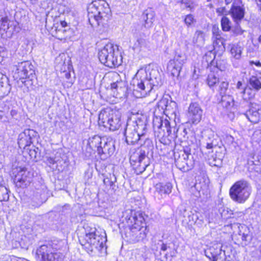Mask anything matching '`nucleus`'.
Returning <instances> with one entry per match:
<instances>
[{
	"mask_svg": "<svg viewBox=\"0 0 261 261\" xmlns=\"http://www.w3.org/2000/svg\"><path fill=\"white\" fill-rule=\"evenodd\" d=\"M222 246L220 243L214 244L205 251V255L212 261H215L225 251L222 250Z\"/></svg>",
	"mask_w": 261,
	"mask_h": 261,
	"instance_id": "nucleus-19",
	"label": "nucleus"
},
{
	"mask_svg": "<svg viewBox=\"0 0 261 261\" xmlns=\"http://www.w3.org/2000/svg\"><path fill=\"white\" fill-rule=\"evenodd\" d=\"M146 157V154L145 151L141 148L138 149L131 154L130 160L135 163L138 162L141 164L142 162L145 159Z\"/></svg>",
	"mask_w": 261,
	"mask_h": 261,
	"instance_id": "nucleus-31",
	"label": "nucleus"
},
{
	"mask_svg": "<svg viewBox=\"0 0 261 261\" xmlns=\"http://www.w3.org/2000/svg\"><path fill=\"white\" fill-rule=\"evenodd\" d=\"M232 0H225V3L226 5H228L229 4H230L231 2H232Z\"/></svg>",
	"mask_w": 261,
	"mask_h": 261,
	"instance_id": "nucleus-62",
	"label": "nucleus"
},
{
	"mask_svg": "<svg viewBox=\"0 0 261 261\" xmlns=\"http://www.w3.org/2000/svg\"><path fill=\"white\" fill-rule=\"evenodd\" d=\"M233 257L228 251H225L215 261H234Z\"/></svg>",
	"mask_w": 261,
	"mask_h": 261,
	"instance_id": "nucleus-42",
	"label": "nucleus"
},
{
	"mask_svg": "<svg viewBox=\"0 0 261 261\" xmlns=\"http://www.w3.org/2000/svg\"><path fill=\"white\" fill-rule=\"evenodd\" d=\"M212 32L213 34V39H218V38L221 37L220 34V31L218 27H213Z\"/></svg>",
	"mask_w": 261,
	"mask_h": 261,
	"instance_id": "nucleus-53",
	"label": "nucleus"
},
{
	"mask_svg": "<svg viewBox=\"0 0 261 261\" xmlns=\"http://www.w3.org/2000/svg\"><path fill=\"white\" fill-rule=\"evenodd\" d=\"M155 192L160 195L169 194L171 192L172 185L170 182L158 183L155 186Z\"/></svg>",
	"mask_w": 261,
	"mask_h": 261,
	"instance_id": "nucleus-29",
	"label": "nucleus"
},
{
	"mask_svg": "<svg viewBox=\"0 0 261 261\" xmlns=\"http://www.w3.org/2000/svg\"><path fill=\"white\" fill-rule=\"evenodd\" d=\"M131 223H133L130 228L131 238L133 243L143 240L146 236V226L143 217L138 214L132 217Z\"/></svg>",
	"mask_w": 261,
	"mask_h": 261,
	"instance_id": "nucleus-8",
	"label": "nucleus"
},
{
	"mask_svg": "<svg viewBox=\"0 0 261 261\" xmlns=\"http://www.w3.org/2000/svg\"><path fill=\"white\" fill-rule=\"evenodd\" d=\"M116 181V178L114 174H110L109 176L104 178L103 182L107 188L108 190L113 191L115 188V182Z\"/></svg>",
	"mask_w": 261,
	"mask_h": 261,
	"instance_id": "nucleus-37",
	"label": "nucleus"
},
{
	"mask_svg": "<svg viewBox=\"0 0 261 261\" xmlns=\"http://www.w3.org/2000/svg\"><path fill=\"white\" fill-rule=\"evenodd\" d=\"M133 127L135 128V130L139 134L141 138L145 140L147 142H150V140L146 137V133L147 132L146 123L140 119H138L132 124H129Z\"/></svg>",
	"mask_w": 261,
	"mask_h": 261,
	"instance_id": "nucleus-21",
	"label": "nucleus"
},
{
	"mask_svg": "<svg viewBox=\"0 0 261 261\" xmlns=\"http://www.w3.org/2000/svg\"><path fill=\"white\" fill-rule=\"evenodd\" d=\"M36 154V152L35 149H30V155L32 158H33V156L35 158Z\"/></svg>",
	"mask_w": 261,
	"mask_h": 261,
	"instance_id": "nucleus-56",
	"label": "nucleus"
},
{
	"mask_svg": "<svg viewBox=\"0 0 261 261\" xmlns=\"http://www.w3.org/2000/svg\"><path fill=\"white\" fill-rule=\"evenodd\" d=\"M143 166H144V167H143L144 169H145V168L147 166V165H146V164H144V165H143Z\"/></svg>",
	"mask_w": 261,
	"mask_h": 261,
	"instance_id": "nucleus-64",
	"label": "nucleus"
},
{
	"mask_svg": "<svg viewBox=\"0 0 261 261\" xmlns=\"http://www.w3.org/2000/svg\"><path fill=\"white\" fill-rule=\"evenodd\" d=\"M253 164L256 166L255 170L257 172L261 171V159H258L257 161L255 160L253 161Z\"/></svg>",
	"mask_w": 261,
	"mask_h": 261,
	"instance_id": "nucleus-54",
	"label": "nucleus"
},
{
	"mask_svg": "<svg viewBox=\"0 0 261 261\" xmlns=\"http://www.w3.org/2000/svg\"><path fill=\"white\" fill-rule=\"evenodd\" d=\"M209 185L210 180L208 178L203 177L199 179L194 186L196 190L195 196L202 199L206 198L210 193Z\"/></svg>",
	"mask_w": 261,
	"mask_h": 261,
	"instance_id": "nucleus-12",
	"label": "nucleus"
},
{
	"mask_svg": "<svg viewBox=\"0 0 261 261\" xmlns=\"http://www.w3.org/2000/svg\"><path fill=\"white\" fill-rule=\"evenodd\" d=\"M81 245L89 253L101 252L107 241L105 232H99L95 228L86 230L85 235L79 239Z\"/></svg>",
	"mask_w": 261,
	"mask_h": 261,
	"instance_id": "nucleus-3",
	"label": "nucleus"
},
{
	"mask_svg": "<svg viewBox=\"0 0 261 261\" xmlns=\"http://www.w3.org/2000/svg\"><path fill=\"white\" fill-rule=\"evenodd\" d=\"M111 89L113 92L114 96L121 98L125 95L127 88L124 82L121 80H117L111 84Z\"/></svg>",
	"mask_w": 261,
	"mask_h": 261,
	"instance_id": "nucleus-22",
	"label": "nucleus"
},
{
	"mask_svg": "<svg viewBox=\"0 0 261 261\" xmlns=\"http://www.w3.org/2000/svg\"><path fill=\"white\" fill-rule=\"evenodd\" d=\"M154 132L158 133L159 137L169 136L171 134L170 122L166 119L156 118L153 120Z\"/></svg>",
	"mask_w": 261,
	"mask_h": 261,
	"instance_id": "nucleus-11",
	"label": "nucleus"
},
{
	"mask_svg": "<svg viewBox=\"0 0 261 261\" xmlns=\"http://www.w3.org/2000/svg\"><path fill=\"white\" fill-rule=\"evenodd\" d=\"M121 114L119 112L108 108L101 110L98 116V123L105 127L114 131L121 126Z\"/></svg>",
	"mask_w": 261,
	"mask_h": 261,
	"instance_id": "nucleus-5",
	"label": "nucleus"
},
{
	"mask_svg": "<svg viewBox=\"0 0 261 261\" xmlns=\"http://www.w3.org/2000/svg\"><path fill=\"white\" fill-rule=\"evenodd\" d=\"M184 21L186 24L187 26L189 27L194 23V22L195 21V19L192 15L189 14L186 15V16L185 17Z\"/></svg>",
	"mask_w": 261,
	"mask_h": 261,
	"instance_id": "nucleus-50",
	"label": "nucleus"
},
{
	"mask_svg": "<svg viewBox=\"0 0 261 261\" xmlns=\"http://www.w3.org/2000/svg\"><path fill=\"white\" fill-rule=\"evenodd\" d=\"M228 87V82L222 81L220 83H218V88L217 89V91L219 92L221 96L223 95V94H225L226 91L227 90Z\"/></svg>",
	"mask_w": 261,
	"mask_h": 261,
	"instance_id": "nucleus-46",
	"label": "nucleus"
},
{
	"mask_svg": "<svg viewBox=\"0 0 261 261\" xmlns=\"http://www.w3.org/2000/svg\"><path fill=\"white\" fill-rule=\"evenodd\" d=\"M10 114L11 116L13 117L17 114V112L15 110H12L10 112Z\"/></svg>",
	"mask_w": 261,
	"mask_h": 261,
	"instance_id": "nucleus-58",
	"label": "nucleus"
},
{
	"mask_svg": "<svg viewBox=\"0 0 261 261\" xmlns=\"http://www.w3.org/2000/svg\"><path fill=\"white\" fill-rule=\"evenodd\" d=\"M87 11L89 22L92 27H107L111 11L107 2L95 0L89 5Z\"/></svg>",
	"mask_w": 261,
	"mask_h": 261,
	"instance_id": "nucleus-2",
	"label": "nucleus"
},
{
	"mask_svg": "<svg viewBox=\"0 0 261 261\" xmlns=\"http://www.w3.org/2000/svg\"><path fill=\"white\" fill-rule=\"evenodd\" d=\"M242 83L241 82H238L237 83V87L238 89H240L241 88V87L242 86Z\"/></svg>",
	"mask_w": 261,
	"mask_h": 261,
	"instance_id": "nucleus-61",
	"label": "nucleus"
},
{
	"mask_svg": "<svg viewBox=\"0 0 261 261\" xmlns=\"http://www.w3.org/2000/svg\"><path fill=\"white\" fill-rule=\"evenodd\" d=\"M221 25L223 31L227 32L230 30L231 22L226 16H223L221 20Z\"/></svg>",
	"mask_w": 261,
	"mask_h": 261,
	"instance_id": "nucleus-41",
	"label": "nucleus"
},
{
	"mask_svg": "<svg viewBox=\"0 0 261 261\" xmlns=\"http://www.w3.org/2000/svg\"><path fill=\"white\" fill-rule=\"evenodd\" d=\"M160 105L165 106V112L168 115H176L177 104L175 101H168L166 98H163L160 101Z\"/></svg>",
	"mask_w": 261,
	"mask_h": 261,
	"instance_id": "nucleus-23",
	"label": "nucleus"
},
{
	"mask_svg": "<svg viewBox=\"0 0 261 261\" xmlns=\"http://www.w3.org/2000/svg\"><path fill=\"white\" fill-rule=\"evenodd\" d=\"M221 104L223 107L229 109L234 106L233 98L229 95H222Z\"/></svg>",
	"mask_w": 261,
	"mask_h": 261,
	"instance_id": "nucleus-35",
	"label": "nucleus"
},
{
	"mask_svg": "<svg viewBox=\"0 0 261 261\" xmlns=\"http://www.w3.org/2000/svg\"><path fill=\"white\" fill-rule=\"evenodd\" d=\"M100 62L110 68H113L121 64L122 57L118 48L111 43L107 44L98 54Z\"/></svg>",
	"mask_w": 261,
	"mask_h": 261,
	"instance_id": "nucleus-4",
	"label": "nucleus"
},
{
	"mask_svg": "<svg viewBox=\"0 0 261 261\" xmlns=\"http://www.w3.org/2000/svg\"><path fill=\"white\" fill-rule=\"evenodd\" d=\"M161 250L164 251H166L167 249V245L165 244H164V243L162 244L161 245Z\"/></svg>",
	"mask_w": 261,
	"mask_h": 261,
	"instance_id": "nucleus-59",
	"label": "nucleus"
},
{
	"mask_svg": "<svg viewBox=\"0 0 261 261\" xmlns=\"http://www.w3.org/2000/svg\"><path fill=\"white\" fill-rule=\"evenodd\" d=\"M33 65L28 61L19 63L17 66V71L20 79L27 78L29 74L34 72Z\"/></svg>",
	"mask_w": 261,
	"mask_h": 261,
	"instance_id": "nucleus-18",
	"label": "nucleus"
},
{
	"mask_svg": "<svg viewBox=\"0 0 261 261\" xmlns=\"http://www.w3.org/2000/svg\"><path fill=\"white\" fill-rule=\"evenodd\" d=\"M213 39V47L214 49H218L223 50L225 49L224 40L221 37H220L218 39Z\"/></svg>",
	"mask_w": 261,
	"mask_h": 261,
	"instance_id": "nucleus-43",
	"label": "nucleus"
},
{
	"mask_svg": "<svg viewBox=\"0 0 261 261\" xmlns=\"http://www.w3.org/2000/svg\"><path fill=\"white\" fill-rule=\"evenodd\" d=\"M174 156L176 167L183 172H187L194 167L195 160L189 147L186 146L183 150L175 151Z\"/></svg>",
	"mask_w": 261,
	"mask_h": 261,
	"instance_id": "nucleus-6",
	"label": "nucleus"
},
{
	"mask_svg": "<svg viewBox=\"0 0 261 261\" xmlns=\"http://www.w3.org/2000/svg\"><path fill=\"white\" fill-rule=\"evenodd\" d=\"M66 33L67 31L65 29L57 28V29L56 30L55 36L57 39L62 40L65 39L67 37Z\"/></svg>",
	"mask_w": 261,
	"mask_h": 261,
	"instance_id": "nucleus-45",
	"label": "nucleus"
},
{
	"mask_svg": "<svg viewBox=\"0 0 261 261\" xmlns=\"http://www.w3.org/2000/svg\"><path fill=\"white\" fill-rule=\"evenodd\" d=\"M119 76V74L117 73H114L113 74V77L116 78H118Z\"/></svg>",
	"mask_w": 261,
	"mask_h": 261,
	"instance_id": "nucleus-63",
	"label": "nucleus"
},
{
	"mask_svg": "<svg viewBox=\"0 0 261 261\" xmlns=\"http://www.w3.org/2000/svg\"><path fill=\"white\" fill-rule=\"evenodd\" d=\"M46 190L44 188L37 189L33 194L32 199L40 205L46 200Z\"/></svg>",
	"mask_w": 261,
	"mask_h": 261,
	"instance_id": "nucleus-27",
	"label": "nucleus"
},
{
	"mask_svg": "<svg viewBox=\"0 0 261 261\" xmlns=\"http://www.w3.org/2000/svg\"><path fill=\"white\" fill-rule=\"evenodd\" d=\"M260 106L256 103H251V107L245 114L248 119L253 123H257L261 119L259 111Z\"/></svg>",
	"mask_w": 261,
	"mask_h": 261,
	"instance_id": "nucleus-20",
	"label": "nucleus"
},
{
	"mask_svg": "<svg viewBox=\"0 0 261 261\" xmlns=\"http://www.w3.org/2000/svg\"><path fill=\"white\" fill-rule=\"evenodd\" d=\"M9 29V23L8 17L0 13V35L2 37H7V35H5V33H7Z\"/></svg>",
	"mask_w": 261,
	"mask_h": 261,
	"instance_id": "nucleus-32",
	"label": "nucleus"
},
{
	"mask_svg": "<svg viewBox=\"0 0 261 261\" xmlns=\"http://www.w3.org/2000/svg\"><path fill=\"white\" fill-rule=\"evenodd\" d=\"M187 61V56L184 53H176L167 65L168 72L173 77H178L182 67Z\"/></svg>",
	"mask_w": 261,
	"mask_h": 261,
	"instance_id": "nucleus-9",
	"label": "nucleus"
},
{
	"mask_svg": "<svg viewBox=\"0 0 261 261\" xmlns=\"http://www.w3.org/2000/svg\"><path fill=\"white\" fill-rule=\"evenodd\" d=\"M216 12L219 16L227 15L229 11H227L225 7H220L216 9Z\"/></svg>",
	"mask_w": 261,
	"mask_h": 261,
	"instance_id": "nucleus-52",
	"label": "nucleus"
},
{
	"mask_svg": "<svg viewBox=\"0 0 261 261\" xmlns=\"http://www.w3.org/2000/svg\"><path fill=\"white\" fill-rule=\"evenodd\" d=\"M69 65L68 63L67 64H65V62H64L63 63L62 67L61 68V70H62L63 72H65V77L68 79L70 77V73L69 72H67V70L69 69Z\"/></svg>",
	"mask_w": 261,
	"mask_h": 261,
	"instance_id": "nucleus-51",
	"label": "nucleus"
},
{
	"mask_svg": "<svg viewBox=\"0 0 261 261\" xmlns=\"http://www.w3.org/2000/svg\"><path fill=\"white\" fill-rule=\"evenodd\" d=\"M249 85L252 88L256 91L261 89V82L256 76H252L250 78Z\"/></svg>",
	"mask_w": 261,
	"mask_h": 261,
	"instance_id": "nucleus-40",
	"label": "nucleus"
},
{
	"mask_svg": "<svg viewBox=\"0 0 261 261\" xmlns=\"http://www.w3.org/2000/svg\"><path fill=\"white\" fill-rule=\"evenodd\" d=\"M142 17L145 21L144 25L145 28L149 29L152 27L155 19V13L151 10L145 11L142 15Z\"/></svg>",
	"mask_w": 261,
	"mask_h": 261,
	"instance_id": "nucleus-28",
	"label": "nucleus"
},
{
	"mask_svg": "<svg viewBox=\"0 0 261 261\" xmlns=\"http://www.w3.org/2000/svg\"><path fill=\"white\" fill-rule=\"evenodd\" d=\"M37 254L41 256L43 261H58L61 256L60 253L53 252L50 248L46 245L41 246L37 250Z\"/></svg>",
	"mask_w": 261,
	"mask_h": 261,
	"instance_id": "nucleus-15",
	"label": "nucleus"
},
{
	"mask_svg": "<svg viewBox=\"0 0 261 261\" xmlns=\"http://www.w3.org/2000/svg\"><path fill=\"white\" fill-rule=\"evenodd\" d=\"M134 47L140 51H146L149 50L150 43L149 41L143 38H139L134 44Z\"/></svg>",
	"mask_w": 261,
	"mask_h": 261,
	"instance_id": "nucleus-30",
	"label": "nucleus"
},
{
	"mask_svg": "<svg viewBox=\"0 0 261 261\" xmlns=\"http://www.w3.org/2000/svg\"><path fill=\"white\" fill-rule=\"evenodd\" d=\"M124 135L127 144H134L140 141V144L142 145V142L144 141L140 137L139 134H138V132L135 130V128L133 127L129 124L127 125Z\"/></svg>",
	"mask_w": 261,
	"mask_h": 261,
	"instance_id": "nucleus-17",
	"label": "nucleus"
},
{
	"mask_svg": "<svg viewBox=\"0 0 261 261\" xmlns=\"http://www.w3.org/2000/svg\"><path fill=\"white\" fill-rule=\"evenodd\" d=\"M145 75L140 79L137 78L133 80V94L137 98L145 97L154 86L161 83V76L157 67L153 64H149L145 67Z\"/></svg>",
	"mask_w": 261,
	"mask_h": 261,
	"instance_id": "nucleus-1",
	"label": "nucleus"
},
{
	"mask_svg": "<svg viewBox=\"0 0 261 261\" xmlns=\"http://www.w3.org/2000/svg\"><path fill=\"white\" fill-rule=\"evenodd\" d=\"M245 96L244 97V99H251L254 96V94L252 93V91L250 88H245L242 92Z\"/></svg>",
	"mask_w": 261,
	"mask_h": 261,
	"instance_id": "nucleus-49",
	"label": "nucleus"
},
{
	"mask_svg": "<svg viewBox=\"0 0 261 261\" xmlns=\"http://www.w3.org/2000/svg\"><path fill=\"white\" fill-rule=\"evenodd\" d=\"M187 61V56L184 53H176L167 65L168 72L173 77H178L182 67Z\"/></svg>",
	"mask_w": 261,
	"mask_h": 261,
	"instance_id": "nucleus-10",
	"label": "nucleus"
},
{
	"mask_svg": "<svg viewBox=\"0 0 261 261\" xmlns=\"http://www.w3.org/2000/svg\"><path fill=\"white\" fill-rule=\"evenodd\" d=\"M47 160L48 163H49L50 164H54L55 163V161L53 158L48 159Z\"/></svg>",
	"mask_w": 261,
	"mask_h": 261,
	"instance_id": "nucleus-60",
	"label": "nucleus"
},
{
	"mask_svg": "<svg viewBox=\"0 0 261 261\" xmlns=\"http://www.w3.org/2000/svg\"><path fill=\"white\" fill-rule=\"evenodd\" d=\"M30 173L27 171L26 169L20 168L19 170L15 175V180L17 182L21 183L30 182L31 181V177L30 176Z\"/></svg>",
	"mask_w": 261,
	"mask_h": 261,
	"instance_id": "nucleus-26",
	"label": "nucleus"
},
{
	"mask_svg": "<svg viewBox=\"0 0 261 261\" xmlns=\"http://www.w3.org/2000/svg\"><path fill=\"white\" fill-rule=\"evenodd\" d=\"M202 115V110L199 103L192 102L190 105L188 110V117L189 120L193 124L200 122Z\"/></svg>",
	"mask_w": 261,
	"mask_h": 261,
	"instance_id": "nucleus-16",
	"label": "nucleus"
},
{
	"mask_svg": "<svg viewBox=\"0 0 261 261\" xmlns=\"http://www.w3.org/2000/svg\"><path fill=\"white\" fill-rule=\"evenodd\" d=\"M217 145L216 142H214V140H212V141H210V142H207L206 148L207 149H212L214 146Z\"/></svg>",
	"mask_w": 261,
	"mask_h": 261,
	"instance_id": "nucleus-55",
	"label": "nucleus"
},
{
	"mask_svg": "<svg viewBox=\"0 0 261 261\" xmlns=\"http://www.w3.org/2000/svg\"><path fill=\"white\" fill-rule=\"evenodd\" d=\"M146 247L136 249L132 252V258L135 261H144L146 258Z\"/></svg>",
	"mask_w": 261,
	"mask_h": 261,
	"instance_id": "nucleus-34",
	"label": "nucleus"
},
{
	"mask_svg": "<svg viewBox=\"0 0 261 261\" xmlns=\"http://www.w3.org/2000/svg\"><path fill=\"white\" fill-rule=\"evenodd\" d=\"M66 25H67L66 22H65V21H61L60 25L58 26L57 28H63L65 29V28L66 27Z\"/></svg>",
	"mask_w": 261,
	"mask_h": 261,
	"instance_id": "nucleus-57",
	"label": "nucleus"
},
{
	"mask_svg": "<svg viewBox=\"0 0 261 261\" xmlns=\"http://www.w3.org/2000/svg\"><path fill=\"white\" fill-rule=\"evenodd\" d=\"M37 133L33 129H27L21 132L18 136V144L20 148L24 149L32 143V139L36 136Z\"/></svg>",
	"mask_w": 261,
	"mask_h": 261,
	"instance_id": "nucleus-14",
	"label": "nucleus"
},
{
	"mask_svg": "<svg viewBox=\"0 0 261 261\" xmlns=\"http://www.w3.org/2000/svg\"><path fill=\"white\" fill-rule=\"evenodd\" d=\"M238 237L242 241V244L247 245L250 241L249 229L247 226L244 225H240L238 227Z\"/></svg>",
	"mask_w": 261,
	"mask_h": 261,
	"instance_id": "nucleus-24",
	"label": "nucleus"
},
{
	"mask_svg": "<svg viewBox=\"0 0 261 261\" xmlns=\"http://www.w3.org/2000/svg\"><path fill=\"white\" fill-rule=\"evenodd\" d=\"M204 135L210 141H212V140H214V142H216V138L217 136L212 129H207L204 130Z\"/></svg>",
	"mask_w": 261,
	"mask_h": 261,
	"instance_id": "nucleus-48",
	"label": "nucleus"
},
{
	"mask_svg": "<svg viewBox=\"0 0 261 261\" xmlns=\"http://www.w3.org/2000/svg\"><path fill=\"white\" fill-rule=\"evenodd\" d=\"M115 150L114 141L112 139L103 138L100 147L98 148V153L101 159L105 160L112 155Z\"/></svg>",
	"mask_w": 261,
	"mask_h": 261,
	"instance_id": "nucleus-13",
	"label": "nucleus"
},
{
	"mask_svg": "<svg viewBox=\"0 0 261 261\" xmlns=\"http://www.w3.org/2000/svg\"><path fill=\"white\" fill-rule=\"evenodd\" d=\"M1 87H0V91L4 95H7L10 92L11 90V86L8 83V82H6L4 83V82H2L0 83Z\"/></svg>",
	"mask_w": 261,
	"mask_h": 261,
	"instance_id": "nucleus-47",
	"label": "nucleus"
},
{
	"mask_svg": "<svg viewBox=\"0 0 261 261\" xmlns=\"http://www.w3.org/2000/svg\"><path fill=\"white\" fill-rule=\"evenodd\" d=\"M205 34L202 31H196L193 38V43L197 45H201L204 42Z\"/></svg>",
	"mask_w": 261,
	"mask_h": 261,
	"instance_id": "nucleus-38",
	"label": "nucleus"
},
{
	"mask_svg": "<svg viewBox=\"0 0 261 261\" xmlns=\"http://www.w3.org/2000/svg\"><path fill=\"white\" fill-rule=\"evenodd\" d=\"M229 13L231 15L233 20L237 23L238 21L241 20L244 16V9L240 6L236 5L234 3H233Z\"/></svg>",
	"mask_w": 261,
	"mask_h": 261,
	"instance_id": "nucleus-25",
	"label": "nucleus"
},
{
	"mask_svg": "<svg viewBox=\"0 0 261 261\" xmlns=\"http://www.w3.org/2000/svg\"><path fill=\"white\" fill-rule=\"evenodd\" d=\"M251 188L249 184L244 180L236 182L229 191L231 198L239 203H244L249 198Z\"/></svg>",
	"mask_w": 261,
	"mask_h": 261,
	"instance_id": "nucleus-7",
	"label": "nucleus"
},
{
	"mask_svg": "<svg viewBox=\"0 0 261 261\" xmlns=\"http://www.w3.org/2000/svg\"><path fill=\"white\" fill-rule=\"evenodd\" d=\"M9 199L8 190L4 186H0V201H7Z\"/></svg>",
	"mask_w": 261,
	"mask_h": 261,
	"instance_id": "nucleus-44",
	"label": "nucleus"
},
{
	"mask_svg": "<svg viewBox=\"0 0 261 261\" xmlns=\"http://www.w3.org/2000/svg\"><path fill=\"white\" fill-rule=\"evenodd\" d=\"M102 140L103 138L96 135L89 139L88 145L92 150H95L96 149L98 152V148L100 147Z\"/></svg>",
	"mask_w": 261,
	"mask_h": 261,
	"instance_id": "nucleus-33",
	"label": "nucleus"
},
{
	"mask_svg": "<svg viewBox=\"0 0 261 261\" xmlns=\"http://www.w3.org/2000/svg\"><path fill=\"white\" fill-rule=\"evenodd\" d=\"M242 50L243 48L241 45L238 44H233L231 45L230 51L233 58L239 60L241 58Z\"/></svg>",
	"mask_w": 261,
	"mask_h": 261,
	"instance_id": "nucleus-36",
	"label": "nucleus"
},
{
	"mask_svg": "<svg viewBox=\"0 0 261 261\" xmlns=\"http://www.w3.org/2000/svg\"><path fill=\"white\" fill-rule=\"evenodd\" d=\"M206 81L209 87H212L219 83V77L217 74L211 72L208 75Z\"/></svg>",
	"mask_w": 261,
	"mask_h": 261,
	"instance_id": "nucleus-39",
	"label": "nucleus"
}]
</instances>
